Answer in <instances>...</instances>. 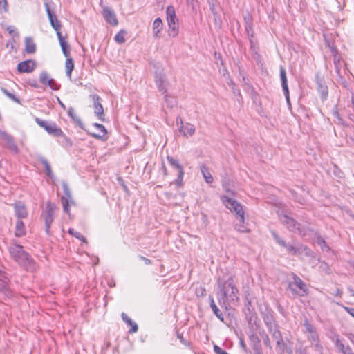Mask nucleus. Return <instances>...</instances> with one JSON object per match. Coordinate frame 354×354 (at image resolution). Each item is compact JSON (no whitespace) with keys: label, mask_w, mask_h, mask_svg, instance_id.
<instances>
[{"label":"nucleus","mask_w":354,"mask_h":354,"mask_svg":"<svg viewBox=\"0 0 354 354\" xmlns=\"http://www.w3.org/2000/svg\"><path fill=\"white\" fill-rule=\"evenodd\" d=\"M50 88L53 90H59L60 88V85L58 84L54 79L50 78L49 81H48L47 84Z\"/></svg>","instance_id":"nucleus-44"},{"label":"nucleus","mask_w":354,"mask_h":354,"mask_svg":"<svg viewBox=\"0 0 354 354\" xmlns=\"http://www.w3.org/2000/svg\"><path fill=\"white\" fill-rule=\"evenodd\" d=\"M30 85L32 87L35 88H39V85L35 80H33L32 82H30Z\"/></svg>","instance_id":"nucleus-64"},{"label":"nucleus","mask_w":354,"mask_h":354,"mask_svg":"<svg viewBox=\"0 0 354 354\" xmlns=\"http://www.w3.org/2000/svg\"><path fill=\"white\" fill-rule=\"evenodd\" d=\"M176 337L180 340L181 344H183L185 346H189V342L185 339H184L183 334L178 333V331L176 332Z\"/></svg>","instance_id":"nucleus-51"},{"label":"nucleus","mask_w":354,"mask_h":354,"mask_svg":"<svg viewBox=\"0 0 354 354\" xmlns=\"http://www.w3.org/2000/svg\"><path fill=\"white\" fill-rule=\"evenodd\" d=\"M66 58V64H65L66 73V76L71 79V73L74 68V62L71 57H68Z\"/></svg>","instance_id":"nucleus-31"},{"label":"nucleus","mask_w":354,"mask_h":354,"mask_svg":"<svg viewBox=\"0 0 354 354\" xmlns=\"http://www.w3.org/2000/svg\"><path fill=\"white\" fill-rule=\"evenodd\" d=\"M196 293L198 297H203L206 295V290L203 287H200L196 289Z\"/></svg>","instance_id":"nucleus-54"},{"label":"nucleus","mask_w":354,"mask_h":354,"mask_svg":"<svg viewBox=\"0 0 354 354\" xmlns=\"http://www.w3.org/2000/svg\"><path fill=\"white\" fill-rule=\"evenodd\" d=\"M62 50L63 54L65 56V57H71L70 46L68 44L67 46H64V48H62Z\"/></svg>","instance_id":"nucleus-55"},{"label":"nucleus","mask_w":354,"mask_h":354,"mask_svg":"<svg viewBox=\"0 0 354 354\" xmlns=\"http://www.w3.org/2000/svg\"><path fill=\"white\" fill-rule=\"evenodd\" d=\"M166 14L168 26H171V24L174 25V24H177L178 20L176 19L175 9L174 6H169L167 8Z\"/></svg>","instance_id":"nucleus-21"},{"label":"nucleus","mask_w":354,"mask_h":354,"mask_svg":"<svg viewBox=\"0 0 354 354\" xmlns=\"http://www.w3.org/2000/svg\"><path fill=\"white\" fill-rule=\"evenodd\" d=\"M7 11V1L6 0H0V12Z\"/></svg>","instance_id":"nucleus-56"},{"label":"nucleus","mask_w":354,"mask_h":354,"mask_svg":"<svg viewBox=\"0 0 354 354\" xmlns=\"http://www.w3.org/2000/svg\"><path fill=\"white\" fill-rule=\"evenodd\" d=\"M50 79V78L49 77L48 73L45 71H42L39 75V81L44 85L47 84L48 81H49Z\"/></svg>","instance_id":"nucleus-41"},{"label":"nucleus","mask_w":354,"mask_h":354,"mask_svg":"<svg viewBox=\"0 0 354 354\" xmlns=\"http://www.w3.org/2000/svg\"><path fill=\"white\" fill-rule=\"evenodd\" d=\"M270 334L276 333L277 331L279 330V326L277 323L266 326Z\"/></svg>","instance_id":"nucleus-48"},{"label":"nucleus","mask_w":354,"mask_h":354,"mask_svg":"<svg viewBox=\"0 0 354 354\" xmlns=\"http://www.w3.org/2000/svg\"><path fill=\"white\" fill-rule=\"evenodd\" d=\"M312 346L318 354H322L323 347L319 343V340L313 343H311Z\"/></svg>","instance_id":"nucleus-47"},{"label":"nucleus","mask_w":354,"mask_h":354,"mask_svg":"<svg viewBox=\"0 0 354 354\" xmlns=\"http://www.w3.org/2000/svg\"><path fill=\"white\" fill-rule=\"evenodd\" d=\"M250 344L252 350H258L262 348L261 344V340L256 333L252 332L249 335Z\"/></svg>","instance_id":"nucleus-23"},{"label":"nucleus","mask_w":354,"mask_h":354,"mask_svg":"<svg viewBox=\"0 0 354 354\" xmlns=\"http://www.w3.org/2000/svg\"><path fill=\"white\" fill-rule=\"evenodd\" d=\"M239 343H240V346H241V347L244 350V351H245V353H248V352H249V353H250V351H248V348H247V346H246V344H245V343L244 342V341H243V339H241V338L240 339V342H239Z\"/></svg>","instance_id":"nucleus-59"},{"label":"nucleus","mask_w":354,"mask_h":354,"mask_svg":"<svg viewBox=\"0 0 354 354\" xmlns=\"http://www.w3.org/2000/svg\"><path fill=\"white\" fill-rule=\"evenodd\" d=\"M91 97L93 102V106H94V113L97 118L102 120L104 121V109L102 105V99L101 97L97 95H90Z\"/></svg>","instance_id":"nucleus-10"},{"label":"nucleus","mask_w":354,"mask_h":354,"mask_svg":"<svg viewBox=\"0 0 354 354\" xmlns=\"http://www.w3.org/2000/svg\"><path fill=\"white\" fill-rule=\"evenodd\" d=\"M210 299V307L214 313V314L216 315V317L221 320V322L224 321V317L223 315V313L221 310L217 307L216 305L214 300L212 296H209Z\"/></svg>","instance_id":"nucleus-27"},{"label":"nucleus","mask_w":354,"mask_h":354,"mask_svg":"<svg viewBox=\"0 0 354 354\" xmlns=\"http://www.w3.org/2000/svg\"><path fill=\"white\" fill-rule=\"evenodd\" d=\"M277 347L279 348V350L281 351V353H283L285 351V348L286 347V344L284 342L283 337L280 338L279 340L276 341Z\"/></svg>","instance_id":"nucleus-46"},{"label":"nucleus","mask_w":354,"mask_h":354,"mask_svg":"<svg viewBox=\"0 0 354 354\" xmlns=\"http://www.w3.org/2000/svg\"><path fill=\"white\" fill-rule=\"evenodd\" d=\"M292 281L289 283V288L292 293L300 297L308 294V289L304 282L296 274H293Z\"/></svg>","instance_id":"nucleus-6"},{"label":"nucleus","mask_w":354,"mask_h":354,"mask_svg":"<svg viewBox=\"0 0 354 354\" xmlns=\"http://www.w3.org/2000/svg\"><path fill=\"white\" fill-rule=\"evenodd\" d=\"M244 224L245 223H243L239 221V223H236L235 225L236 230L240 232H249L250 230L247 229Z\"/></svg>","instance_id":"nucleus-45"},{"label":"nucleus","mask_w":354,"mask_h":354,"mask_svg":"<svg viewBox=\"0 0 354 354\" xmlns=\"http://www.w3.org/2000/svg\"><path fill=\"white\" fill-rule=\"evenodd\" d=\"M7 290V285L6 283H0V291L6 292Z\"/></svg>","instance_id":"nucleus-63"},{"label":"nucleus","mask_w":354,"mask_h":354,"mask_svg":"<svg viewBox=\"0 0 354 354\" xmlns=\"http://www.w3.org/2000/svg\"><path fill=\"white\" fill-rule=\"evenodd\" d=\"M304 326H305L306 331L308 333V341H310L311 343H313L319 340V335L313 325H311L307 320H306L304 323Z\"/></svg>","instance_id":"nucleus-17"},{"label":"nucleus","mask_w":354,"mask_h":354,"mask_svg":"<svg viewBox=\"0 0 354 354\" xmlns=\"http://www.w3.org/2000/svg\"><path fill=\"white\" fill-rule=\"evenodd\" d=\"M121 317L122 320L131 328L129 330V333H135L138 330V326L136 322H134L125 313H122Z\"/></svg>","instance_id":"nucleus-22"},{"label":"nucleus","mask_w":354,"mask_h":354,"mask_svg":"<svg viewBox=\"0 0 354 354\" xmlns=\"http://www.w3.org/2000/svg\"><path fill=\"white\" fill-rule=\"evenodd\" d=\"M214 351L216 354H228L225 351L223 350L217 345L214 346Z\"/></svg>","instance_id":"nucleus-57"},{"label":"nucleus","mask_w":354,"mask_h":354,"mask_svg":"<svg viewBox=\"0 0 354 354\" xmlns=\"http://www.w3.org/2000/svg\"><path fill=\"white\" fill-rule=\"evenodd\" d=\"M281 221L290 231L297 232L302 236L305 235L304 230L300 228V224L292 218L283 215L281 216Z\"/></svg>","instance_id":"nucleus-7"},{"label":"nucleus","mask_w":354,"mask_h":354,"mask_svg":"<svg viewBox=\"0 0 354 354\" xmlns=\"http://www.w3.org/2000/svg\"><path fill=\"white\" fill-rule=\"evenodd\" d=\"M280 77H281V86H282L283 91L284 95L286 97V100L287 101V103L289 105H290L286 71V69L282 66L280 67Z\"/></svg>","instance_id":"nucleus-15"},{"label":"nucleus","mask_w":354,"mask_h":354,"mask_svg":"<svg viewBox=\"0 0 354 354\" xmlns=\"http://www.w3.org/2000/svg\"><path fill=\"white\" fill-rule=\"evenodd\" d=\"M62 187L64 192V194L66 196H63L61 198L62 203L63 205V209L64 212H66L68 214H70L69 213V205L71 203H73V201H72V196L71 193L69 189V187L68 184L66 182L62 183Z\"/></svg>","instance_id":"nucleus-8"},{"label":"nucleus","mask_w":354,"mask_h":354,"mask_svg":"<svg viewBox=\"0 0 354 354\" xmlns=\"http://www.w3.org/2000/svg\"><path fill=\"white\" fill-rule=\"evenodd\" d=\"M217 299L220 305L227 309L235 306L239 299V292L235 284L234 277L230 276L226 279L217 280Z\"/></svg>","instance_id":"nucleus-1"},{"label":"nucleus","mask_w":354,"mask_h":354,"mask_svg":"<svg viewBox=\"0 0 354 354\" xmlns=\"http://www.w3.org/2000/svg\"><path fill=\"white\" fill-rule=\"evenodd\" d=\"M167 160L171 166H172L174 168L178 170V178L176 180V184L178 185H180L184 175L183 167L180 165L178 160L174 159L173 157L167 156Z\"/></svg>","instance_id":"nucleus-13"},{"label":"nucleus","mask_w":354,"mask_h":354,"mask_svg":"<svg viewBox=\"0 0 354 354\" xmlns=\"http://www.w3.org/2000/svg\"><path fill=\"white\" fill-rule=\"evenodd\" d=\"M316 84L317 86V91L319 94L320 98L322 102L325 101L328 95V86L325 84L323 79L319 78L318 76L316 77Z\"/></svg>","instance_id":"nucleus-14"},{"label":"nucleus","mask_w":354,"mask_h":354,"mask_svg":"<svg viewBox=\"0 0 354 354\" xmlns=\"http://www.w3.org/2000/svg\"><path fill=\"white\" fill-rule=\"evenodd\" d=\"M44 6L51 26L55 29L56 32H59L61 30L62 25L59 21L57 19L56 15L50 10L48 4V0H45Z\"/></svg>","instance_id":"nucleus-9"},{"label":"nucleus","mask_w":354,"mask_h":354,"mask_svg":"<svg viewBox=\"0 0 354 354\" xmlns=\"http://www.w3.org/2000/svg\"><path fill=\"white\" fill-rule=\"evenodd\" d=\"M1 90L2 93L5 95H6L8 98L13 100L14 102H15L17 104H21L20 99L19 97H16L13 93L8 91L6 88H1Z\"/></svg>","instance_id":"nucleus-35"},{"label":"nucleus","mask_w":354,"mask_h":354,"mask_svg":"<svg viewBox=\"0 0 354 354\" xmlns=\"http://www.w3.org/2000/svg\"><path fill=\"white\" fill-rule=\"evenodd\" d=\"M102 14L106 22L111 25L115 26L118 24L116 15L114 10L110 7H104Z\"/></svg>","instance_id":"nucleus-12"},{"label":"nucleus","mask_w":354,"mask_h":354,"mask_svg":"<svg viewBox=\"0 0 354 354\" xmlns=\"http://www.w3.org/2000/svg\"><path fill=\"white\" fill-rule=\"evenodd\" d=\"M200 168L205 182L209 184L212 183L213 182V177L209 171L208 167L205 165H202Z\"/></svg>","instance_id":"nucleus-30"},{"label":"nucleus","mask_w":354,"mask_h":354,"mask_svg":"<svg viewBox=\"0 0 354 354\" xmlns=\"http://www.w3.org/2000/svg\"><path fill=\"white\" fill-rule=\"evenodd\" d=\"M271 336L272 337L273 339H274L276 341L277 340H279L280 338L282 337V335H281V333L280 332V330H278L276 332V333H272L271 334Z\"/></svg>","instance_id":"nucleus-58"},{"label":"nucleus","mask_w":354,"mask_h":354,"mask_svg":"<svg viewBox=\"0 0 354 354\" xmlns=\"http://www.w3.org/2000/svg\"><path fill=\"white\" fill-rule=\"evenodd\" d=\"M223 202L225 203L226 207L232 212H234L237 218L241 223H245L244 211L243 206L234 199L227 196H223Z\"/></svg>","instance_id":"nucleus-3"},{"label":"nucleus","mask_w":354,"mask_h":354,"mask_svg":"<svg viewBox=\"0 0 354 354\" xmlns=\"http://www.w3.org/2000/svg\"><path fill=\"white\" fill-rule=\"evenodd\" d=\"M344 309L346 310V311L349 314L351 315L352 317H354V308H349V307H344Z\"/></svg>","instance_id":"nucleus-62"},{"label":"nucleus","mask_w":354,"mask_h":354,"mask_svg":"<svg viewBox=\"0 0 354 354\" xmlns=\"http://www.w3.org/2000/svg\"><path fill=\"white\" fill-rule=\"evenodd\" d=\"M272 236H273L274 239L275 240V241L281 246L285 248L288 252L293 254H295L297 252H299V251L297 248H295L293 245H292L289 243H286L285 242V241L281 239L276 232H273L272 233Z\"/></svg>","instance_id":"nucleus-18"},{"label":"nucleus","mask_w":354,"mask_h":354,"mask_svg":"<svg viewBox=\"0 0 354 354\" xmlns=\"http://www.w3.org/2000/svg\"><path fill=\"white\" fill-rule=\"evenodd\" d=\"M333 115L337 120L339 124H344V120L341 118L340 114L339 113L336 107L333 110Z\"/></svg>","instance_id":"nucleus-49"},{"label":"nucleus","mask_w":354,"mask_h":354,"mask_svg":"<svg viewBox=\"0 0 354 354\" xmlns=\"http://www.w3.org/2000/svg\"><path fill=\"white\" fill-rule=\"evenodd\" d=\"M56 33H57L61 48H64V46L68 45V43L65 41L64 38L63 37L61 31L57 32Z\"/></svg>","instance_id":"nucleus-50"},{"label":"nucleus","mask_w":354,"mask_h":354,"mask_svg":"<svg viewBox=\"0 0 354 354\" xmlns=\"http://www.w3.org/2000/svg\"><path fill=\"white\" fill-rule=\"evenodd\" d=\"M26 234V229L24 222L21 219H18L16 223L15 235L17 237H21Z\"/></svg>","instance_id":"nucleus-28"},{"label":"nucleus","mask_w":354,"mask_h":354,"mask_svg":"<svg viewBox=\"0 0 354 354\" xmlns=\"http://www.w3.org/2000/svg\"><path fill=\"white\" fill-rule=\"evenodd\" d=\"M245 28V31H246L248 37H250V38L253 37H254V30L252 28V23L250 21H246Z\"/></svg>","instance_id":"nucleus-42"},{"label":"nucleus","mask_w":354,"mask_h":354,"mask_svg":"<svg viewBox=\"0 0 354 354\" xmlns=\"http://www.w3.org/2000/svg\"><path fill=\"white\" fill-rule=\"evenodd\" d=\"M227 84L230 86H231L234 95L241 98V91L239 89L235 88V84L234 82L232 80H230Z\"/></svg>","instance_id":"nucleus-43"},{"label":"nucleus","mask_w":354,"mask_h":354,"mask_svg":"<svg viewBox=\"0 0 354 354\" xmlns=\"http://www.w3.org/2000/svg\"><path fill=\"white\" fill-rule=\"evenodd\" d=\"M0 136L6 142L5 147L15 153H18V147L15 142L14 138L11 135L4 131L0 130Z\"/></svg>","instance_id":"nucleus-11"},{"label":"nucleus","mask_w":354,"mask_h":354,"mask_svg":"<svg viewBox=\"0 0 354 354\" xmlns=\"http://www.w3.org/2000/svg\"><path fill=\"white\" fill-rule=\"evenodd\" d=\"M67 112H68V116L71 118V119L73 120V122L80 128H81L82 129L85 130L84 125L83 122H82L81 119L78 116H77V115L75 114V109L73 108H72V107H70L68 109Z\"/></svg>","instance_id":"nucleus-25"},{"label":"nucleus","mask_w":354,"mask_h":354,"mask_svg":"<svg viewBox=\"0 0 354 354\" xmlns=\"http://www.w3.org/2000/svg\"><path fill=\"white\" fill-rule=\"evenodd\" d=\"M335 344L336 347H337L339 351L342 352L343 350L345 349L346 346H344V344L340 341V339L338 338V337L335 340Z\"/></svg>","instance_id":"nucleus-52"},{"label":"nucleus","mask_w":354,"mask_h":354,"mask_svg":"<svg viewBox=\"0 0 354 354\" xmlns=\"http://www.w3.org/2000/svg\"><path fill=\"white\" fill-rule=\"evenodd\" d=\"M12 258L20 266L28 271L35 270V262L31 256L26 252L22 245L17 243H12L8 248Z\"/></svg>","instance_id":"nucleus-2"},{"label":"nucleus","mask_w":354,"mask_h":354,"mask_svg":"<svg viewBox=\"0 0 354 354\" xmlns=\"http://www.w3.org/2000/svg\"><path fill=\"white\" fill-rule=\"evenodd\" d=\"M35 67V61L28 59L19 63L17 65V70L19 73H30L34 71Z\"/></svg>","instance_id":"nucleus-16"},{"label":"nucleus","mask_w":354,"mask_h":354,"mask_svg":"<svg viewBox=\"0 0 354 354\" xmlns=\"http://www.w3.org/2000/svg\"><path fill=\"white\" fill-rule=\"evenodd\" d=\"M56 209L57 207L55 203L50 201L46 203L44 214L42 216L45 223V232L47 234H50V225L54 221Z\"/></svg>","instance_id":"nucleus-5"},{"label":"nucleus","mask_w":354,"mask_h":354,"mask_svg":"<svg viewBox=\"0 0 354 354\" xmlns=\"http://www.w3.org/2000/svg\"><path fill=\"white\" fill-rule=\"evenodd\" d=\"M25 50L27 53L32 54L36 51V45L31 37L25 38Z\"/></svg>","instance_id":"nucleus-29"},{"label":"nucleus","mask_w":354,"mask_h":354,"mask_svg":"<svg viewBox=\"0 0 354 354\" xmlns=\"http://www.w3.org/2000/svg\"><path fill=\"white\" fill-rule=\"evenodd\" d=\"M342 354H354L350 346H346L344 350L342 351Z\"/></svg>","instance_id":"nucleus-60"},{"label":"nucleus","mask_w":354,"mask_h":354,"mask_svg":"<svg viewBox=\"0 0 354 354\" xmlns=\"http://www.w3.org/2000/svg\"><path fill=\"white\" fill-rule=\"evenodd\" d=\"M178 24H171V26H169V35L171 37H176L178 34Z\"/></svg>","instance_id":"nucleus-40"},{"label":"nucleus","mask_w":354,"mask_h":354,"mask_svg":"<svg viewBox=\"0 0 354 354\" xmlns=\"http://www.w3.org/2000/svg\"><path fill=\"white\" fill-rule=\"evenodd\" d=\"M36 123L44 129L48 134L55 137H61L64 135L62 130L55 123L43 120L40 118H35Z\"/></svg>","instance_id":"nucleus-4"},{"label":"nucleus","mask_w":354,"mask_h":354,"mask_svg":"<svg viewBox=\"0 0 354 354\" xmlns=\"http://www.w3.org/2000/svg\"><path fill=\"white\" fill-rule=\"evenodd\" d=\"M93 126L95 127L100 131V133H91L88 131L86 130L87 133H88L95 138L99 140H105L104 138L107 132L104 126L98 123H94Z\"/></svg>","instance_id":"nucleus-20"},{"label":"nucleus","mask_w":354,"mask_h":354,"mask_svg":"<svg viewBox=\"0 0 354 354\" xmlns=\"http://www.w3.org/2000/svg\"><path fill=\"white\" fill-rule=\"evenodd\" d=\"M68 232L76 239L81 240L82 242L87 243L86 238L80 232L75 231L73 228H70Z\"/></svg>","instance_id":"nucleus-37"},{"label":"nucleus","mask_w":354,"mask_h":354,"mask_svg":"<svg viewBox=\"0 0 354 354\" xmlns=\"http://www.w3.org/2000/svg\"><path fill=\"white\" fill-rule=\"evenodd\" d=\"M15 214L19 218H24L27 216V211L25 206L21 203H17L15 205Z\"/></svg>","instance_id":"nucleus-26"},{"label":"nucleus","mask_w":354,"mask_h":354,"mask_svg":"<svg viewBox=\"0 0 354 354\" xmlns=\"http://www.w3.org/2000/svg\"><path fill=\"white\" fill-rule=\"evenodd\" d=\"M181 126L180 131L183 133L185 136H192L195 132V127L190 123H187L185 125L183 124V121L180 119Z\"/></svg>","instance_id":"nucleus-24"},{"label":"nucleus","mask_w":354,"mask_h":354,"mask_svg":"<svg viewBox=\"0 0 354 354\" xmlns=\"http://www.w3.org/2000/svg\"><path fill=\"white\" fill-rule=\"evenodd\" d=\"M165 75L162 73H156L155 75V81L156 85L158 88V90L162 92L163 94L166 93V86H165Z\"/></svg>","instance_id":"nucleus-19"},{"label":"nucleus","mask_w":354,"mask_h":354,"mask_svg":"<svg viewBox=\"0 0 354 354\" xmlns=\"http://www.w3.org/2000/svg\"><path fill=\"white\" fill-rule=\"evenodd\" d=\"M245 313L248 324L250 326L254 324L257 326L258 317L257 313H251V315H248L247 313Z\"/></svg>","instance_id":"nucleus-36"},{"label":"nucleus","mask_w":354,"mask_h":354,"mask_svg":"<svg viewBox=\"0 0 354 354\" xmlns=\"http://www.w3.org/2000/svg\"><path fill=\"white\" fill-rule=\"evenodd\" d=\"M126 32L123 30L118 32L115 36V41L118 44H122L125 41L124 35Z\"/></svg>","instance_id":"nucleus-39"},{"label":"nucleus","mask_w":354,"mask_h":354,"mask_svg":"<svg viewBox=\"0 0 354 354\" xmlns=\"http://www.w3.org/2000/svg\"><path fill=\"white\" fill-rule=\"evenodd\" d=\"M259 335L262 337L264 344L271 349V342L268 334L264 330H262L259 332Z\"/></svg>","instance_id":"nucleus-38"},{"label":"nucleus","mask_w":354,"mask_h":354,"mask_svg":"<svg viewBox=\"0 0 354 354\" xmlns=\"http://www.w3.org/2000/svg\"><path fill=\"white\" fill-rule=\"evenodd\" d=\"M335 344L336 347H337L339 351L342 352L343 350L345 349L346 346H344V344L340 341V339L338 338V337L335 340Z\"/></svg>","instance_id":"nucleus-53"},{"label":"nucleus","mask_w":354,"mask_h":354,"mask_svg":"<svg viewBox=\"0 0 354 354\" xmlns=\"http://www.w3.org/2000/svg\"><path fill=\"white\" fill-rule=\"evenodd\" d=\"M39 161L44 166L46 169V175L48 176L49 177H51L53 176V171L51 170L50 165L48 160L44 157H40Z\"/></svg>","instance_id":"nucleus-33"},{"label":"nucleus","mask_w":354,"mask_h":354,"mask_svg":"<svg viewBox=\"0 0 354 354\" xmlns=\"http://www.w3.org/2000/svg\"><path fill=\"white\" fill-rule=\"evenodd\" d=\"M162 28V22L160 18H156L153 23V35L155 37H158L160 30Z\"/></svg>","instance_id":"nucleus-32"},{"label":"nucleus","mask_w":354,"mask_h":354,"mask_svg":"<svg viewBox=\"0 0 354 354\" xmlns=\"http://www.w3.org/2000/svg\"><path fill=\"white\" fill-rule=\"evenodd\" d=\"M139 258L144 261V263L146 264V265H150L151 263V261L150 259L143 257V256H139Z\"/></svg>","instance_id":"nucleus-61"},{"label":"nucleus","mask_w":354,"mask_h":354,"mask_svg":"<svg viewBox=\"0 0 354 354\" xmlns=\"http://www.w3.org/2000/svg\"><path fill=\"white\" fill-rule=\"evenodd\" d=\"M263 322L266 326L274 324L276 322L272 313H266L263 315Z\"/></svg>","instance_id":"nucleus-34"}]
</instances>
